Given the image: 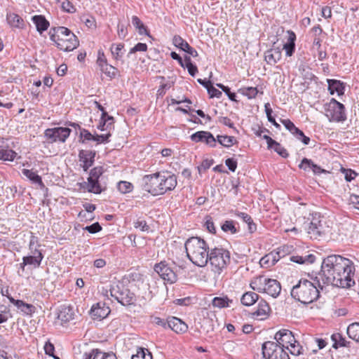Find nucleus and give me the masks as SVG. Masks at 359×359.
I'll return each mask as SVG.
<instances>
[{"mask_svg": "<svg viewBox=\"0 0 359 359\" xmlns=\"http://www.w3.org/2000/svg\"><path fill=\"white\" fill-rule=\"evenodd\" d=\"M285 349L288 350L292 355L295 356L302 354L304 351L303 347L297 340L296 343H294V344H292L291 346H288V348H285Z\"/></svg>", "mask_w": 359, "mask_h": 359, "instance_id": "nucleus-47", "label": "nucleus"}, {"mask_svg": "<svg viewBox=\"0 0 359 359\" xmlns=\"http://www.w3.org/2000/svg\"><path fill=\"white\" fill-rule=\"evenodd\" d=\"M84 230L88 231L90 233H95L101 231L102 227L98 222H95L90 226H86Z\"/></svg>", "mask_w": 359, "mask_h": 359, "instance_id": "nucleus-59", "label": "nucleus"}, {"mask_svg": "<svg viewBox=\"0 0 359 359\" xmlns=\"http://www.w3.org/2000/svg\"><path fill=\"white\" fill-rule=\"evenodd\" d=\"M168 327L176 333H184L188 329L187 324L176 317H170L168 318Z\"/></svg>", "mask_w": 359, "mask_h": 359, "instance_id": "nucleus-21", "label": "nucleus"}, {"mask_svg": "<svg viewBox=\"0 0 359 359\" xmlns=\"http://www.w3.org/2000/svg\"><path fill=\"white\" fill-rule=\"evenodd\" d=\"M235 215L241 218L244 222L248 224V230L250 233H253L257 229L256 224L253 222L252 217L245 212L239 211L235 212Z\"/></svg>", "mask_w": 359, "mask_h": 359, "instance_id": "nucleus-33", "label": "nucleus"}, {"mask_svg": "<svg viewBox=\"0 0 359 359\" xmlns=\"http://www.w3.org/2000/svg\"><path fill=\"white\" fill-rule=\"evenodd\" d=\"M208 262L212 270L219 274L230 262V252L222 248L211 249L208 254Z\"/></svg>", "mask_w": 359, "mask_h": 359, "instance_id": "nucleus-9", "label": "nucleus"}, {"mask_svg": "<svg viewBox=\"0 0 359 359\" xmlns=\"http://www.w3.org/2000/svg\"><path fill=\"white\" fill-rule=\"evenodd\" d=\"M297 212L309 221L306 230L311 238L320 240L329 232L327 220L320 213L308 212L304 206L298 208Z\"/></svg>", "mask_w": 359, "mask_h": 359, "instance_id": "nucleus-5", "label": "nucleus"}, {"mask_svg": "<svg viewBox=\"0 0 359 359\" xmlns=\"http://www.w3.org/2000/svg\"><path fill=\"white\" fill-rule=\"evenodd\" d=\"M311 279L313 281L304 278H300L293 285L290 292L291 297L304 304H308L317 300L319 297L320 291L323 290L324 285L320 283L317 276L315 278L312 277Z\"/></svg>", "mask_w": 359, "mask_h": 359, "instance_id": "nucleus-3", "label": "nucleus"}, {"mask_svg": "<svg viewBox=\"0 0 359 359\" xmlns=\"http://www.w3.org/2000/svg\"><path fill=\"white\" fill-rule=\"evenodd\" d=\"M331 339L333 341L332 347L337 349L339 347H349L351 342L346 340V339L340 333H334L331 336Z\"/></svg>", "mask_w": 359, "mask_h": 359, "instance_id": "nucleus-30", "label": "nucleus"}, {"mask_svg": "<svg viewBox=\"0 0 359 359\" xmlns=\"http://www.w3.org/2000/svg\"><path fill=\"white\" fill-rule=\"evenodd\" d=\"M346 332L351 339L359 342V323H353L349 325Z\"/></svg>", "mask_w": 359, "mask_h": 359, "instance_id": "nucleus-37", "label": "nucleus"}, {"mask_svg": "<svg viewBox=\"0 0 359 359\" xmlns=\"http://www.w3.org/2000/svg\"><path fill=\"white\" fill-rule=\"evenodd\" d=\"M222 229L224 232H230L232 234L236 233L237 232V229H236V228L234 225V223L232 220L226 221L222 225Z\"/></svg>", "mask_w": 359, "mask_h": 359, "instance_id": "nucleus-51", "label": "nucleus"}, {"mask_svg": "<svg viewBox=\"0 0 359 359\" xmlns=\"http://www.w3.org/2000/svg\"><path fill=\"white\" fill-rule=\"evenodd\" d=\"M32 21L35 24L37 31L41 34L49 27V22L43 15L33 16Z\"/></svg>", "mask_w": 359, "mask_h": 359, "instance_id": "nucleus-31", "label": "nucleus"}, {"mask_svg": "<svg viewBox=\"0 0 359 359\" xmlns=\"http://www.w3.org/2000/svg\"><path fill=\"white\" fill-rule=\"evenodd\" d=\"M341 170H342V172L344 173L345 180L347 182H351L357 175L356 172L353 171V170H347V169H345V168H342Z\"/></svg>", "mask_w": 359, "mask_h": 359, "instance_id": "nucleus-63", "label": "nucleus"}, {"mask_svg": "<svg viewBox=\"0 0 359 359\" xmlns=\"http://www.w3.org/2000/svg\"><path fill=\"white\" fill-rule=\"evenodd\" d=\"M271 311L269 304L263 299L258 303L257 309L252 313L253 316L259 320H264L268 318Z\"/></svg>", "mask_w": 359, "mask_h": 359, "instance_id": "nucleus-22", "label": "nucleus"}, {"mask_svg": "<svg viewBox=\"0 0 359 359\" xmlns=\"http://www.w3.org/2000/svg\"><path fill=\"white\" fill-rule=\"evenodd\" d=\"M9 301L15 305L18 309H20L22 311L29 313H31L33 309V306L24 302L22 300H15L12 297H8Z\"/></svg>", "mask_w": 359, "mask_h": 359, "instance_id": "nucleus-38", "label": "nucleus"}, {"mask_svg": "<svg viewBox=\"0 0 359 359\" xmlns=\"http://www.w3.org/2000/svg\"><path fill=\"white\" fill-rule=\"evenodd\" d=\"M288 34L287 41L283 45V49L285 50V54L287 56H292L295 50V41H296V34L292 30H288L287 32Z\"/></svg>", "mask_w": 359, "mask_h": 359, "instance_id": "nucleus-27", "label": "nucleus"}, {"mask_svg": "<svg viewBox=\"0 0 359 359\" xmlns=\"http://www.w3.org/2000/svg\"><path fill=\"white\" fill-rule=\"evenodd\" d=\"M111 137V133L108 132L107 134L102 135H95L94 141L99 143H107L109 142V137Z\"/></svg>", "mask_w": 359, "mask_h": 359, "instance_id": "nucleus-57", "label": "nucleus"}, {"mask_svg": "<svg viewBox=\"0 0 359 359\" xmlns=\"http://www.w3.org/2000/svg\"><path fill=\"white\" fill-rule=\"evenodd\" d=\"M208 93H209L210 97H217V98H219L222 93L220 90H217V88H215L212 84L211 83V85L208 88Z\"/></svg>", "mask_w": 359, "mask_h": 359, "instance_id": "nucleus-60", "label": "nucleus"}, {"mask_svg": "<svg viewBox=\"0 0 359 359\" xmlns=\"http://www.w3.org/2000/svg\"><path fill=\"white\" fill-rule=\"evenodd\" d=\"M190 138L193 142H203L211 147L216 146V138L208 131H198L192 134Z\"/></svg>", "mask_w": 359, "mask_h": 359, "instance_id": "nucleus-15", "label": "nucleus"}, {"mask_svg": "<svg viewBox=\"0 0 359 359\" xmlns=\"http://www.w3.org/2000/svg\"><path fill=\"white\" fill-rule=\"evenodd\" d=\"M326 116L330 121L340 122L346 120L345 107L343 104L331 99L325 109Z\"/></svg>", "mask_w": 359, "mask_h": 359, "instance_id": "nucleus-11", "label": "nucleus"}, {"mask_svg": "<svg viewBox=\"0 0 359 359\" xmlns=\"http://www.w3.org/2000/svg\"><path fill=\"white\" fill-rule=\"evenodd\" d=\"M50 39L57 47L63 51H72L79 45L77 36L68 28L57 27L51 28L49 32Z\"/></svg>", "mask_w": 359, "mask_h": 359, "instance_id": "nucleus-6", "label": "nucleus"}, {"mask_svg": "<svg viewBox=\"0 0 359 359\" xmlns=\"http://www.w3.org/2000/svg\"><path fill=\"white\" fill-rule=\"evenodd\" d=\"M184 67L187 69L189 74L192 76H194L198 72L197 67L191 62V60L189 56H186L184 57Z\"/></svg>", "mask_w": 359, "mask_h": 359, "instance_id": "nucleus-46", "label": "nucleus"}, {"mask_svg": "<svg viewBox=\"0 0 359 359\" xmlns=\"http://www.w3.org/2000/svg\"><path fill=\"white\" fill-rule=\"evenodd\" d=\"M271 257H273V252L265 255L260 259L259 263L261 266L265 267L273 266L274 264H272V259Z\"/></svg>", "mask_w": 359, "mask_h": 359, "instance_id": "nucleus-55", "label": "nucleus"}, {"mask_svg": "<svg viewBox=\"0 0 359 359\" xmlns=\"http://www.w3.org/2000/svg\"><path fill=\"white\" fill-rule=\"evenodd\" d=\"M252 290L258 292H265L273 297H277L281 290L280 283L275 280L259 276L255 278L250 283Z\"/></svg>", "mask_w": 359, "mask_h": 359, "instance_id": "nucleus-8", "label": "nucleus"}, {"mask_svg": "<svg viewBox=\"0 0 359 359\" xmlns=\"http://www.w3.org/2000/svg\"><path fill=\"white\" fill-rule=\"evenodd\" d=\"M124 45L123 43L115 44L113 43L111 46V52L113 57L116 60H118L122 57L123 55Z\"/></svg>", "mask_w": 359, "mask_h": 359, "instance_id": "nucleus-42", "label": "nucleus"}, {"mask_svg": "<svg viewBox=\"0 0 359 359\" xmlns=\"http://www.w3.org/2000/svg\"><path fill=\"white\" fill-rule=\"evenodd\" d=\"M95 154L96 152L92 150H81L79 151V158L84 171H87L93 165Z\"/></svg>", "mask_w": 359, "mask_h": 359, "instance_id": "nucleus-17", "label": "nucleus"}, {"mask_svg": "<svg viewBox=\"0 0 359 359\" xmlns=\"http://www.w3.org/2000/svg\"><path fill=\"white\" fill-rule=\"evenodd\" d=\"M22 172L27 178H28L33 183L37 184L40 186H43L41 177L35 172L32 171V170L22 169Z\"/></svg>", "mask_w": 359, "mask_h": 359, "instance_id": "nucleus-34", "label": "nucleus"}, {"mask_svg": "<svg viewBox=\"0 0 359 359\" xmlns=\"http://www.w3.org/2000/svg\"><path fill=\"white\" fill-rule=\"evenodd\" d=\"M110 311L109 307L105 303L98 302L91 308L90 315L93 319L102 320L107 317Z\"/></svg>", "mask_w": 359, "mask_h": 359, "instance_id": "nucleus-16", "label": "nucleus"}, {"mask_svg": "<svg viewBox=\"0 0 359 359\" xmlns=\"http://www.w3.org/2000/svg\"><path fill=\"white\" fill-rule=\"evenodd\" d=\"M212 161H210L208 159L203 160L201 165L198 167V172H201L206 171L210 168V166L212 165Z\"/></svg>", "mask_w": 359, "mask_h": 359, "instance_id": "nucleus-62", "label": "nucleus"}, {"mask_svg": "<svg viewBox=\"0 0 359 359\" xmlns=\"http://www.w3.org/2000/svg\"><path fill=\"white\" fill-rule=\"evenodd\" d=\"M218 142L221 145L225 147H230L237 143V140L233 136L228 135H217L216 142Z\"/></svg>", "mask_w": 359, "mask_h": 359, "instance_id": "nucleus-36", "label": "nucleus"}, {"mask_svg": "<svg viewBox=\"0 0 359 359\" xmlns=\"http://www.w3.org/2000/svg\"><path fill=\"white\" fill-rule=\"evenodd\" d=\"M262 349L264 359H290L287 352L277 342L266 341Z\"/></svg>", "mask_w": 359, "mask_h": 359, "instance_id": "nucleus-10", "label": "nucleus"}, {"mask_svg": "<svg viewBox=\"0 0 359 359\" xmlns=\"http://www.w3.org/2000/svg\"><path fill=\"white\" fill-rule=\"evenodd\" d=\"M328 90L331 95L337 93L338 95H342L344 93L345 86L343 82L336 79H327Z\"/></svg>", "mask_w": 359, "mask_h": 359, "instance_id": "nucleus-26", "label": "nucleus"}, {"mask_svg": "<svg viewBox=\"0 0 359 359\" xmlns=\"http://www.w3.org/2000/svg\"><path fill=\"white\" fill-rule=\"evenodd\" d=\"M114 118L109 116L106 111L102 113L101 119L100 124L97 126V128L102 131L106 130L107 123L109 121H113Z\"/></svg>", "mask_w": 359, "mask_h": 359, "instance_id": "nucleus-48", "label": "nucleus"}, {"mask_svg": "<svg viewBox=\"0 0 359 359\" xmlns=\"http://www.w3.org/2000/svg\"><path fill=\"white\" fill-rule=\"evenodd\" d=\"M281 123L284 125L287 130H288L291 133H293L295 130H297V127L289 119H283L281 120Z\"/></svg>", "mask_w": 359, "mask_h": 359, "instance_id": "nucleus-61", "label": "nucleus"}, {"mask_svg": "<svg viewBox=\"0 0 359 359\" xmlns=\"http://www.w3.org/2000/svg\"><path fill=\"white\" fill-rule=\"evenodd\" d=\"M132 24L137 29L138 33L141 35L146 34L149 36V32L146 26L142 23L140 19L137 16H133Z\"/></svg>", "mask_w": 359, "mask_h": 359, "instance_id": "nucleus-39", "label": "nucleus"}, {"mask_svg": "<svg viewBox=\"0 0 359 359\" xmlns=\"http://www.w3.org/2000/svg\"><path fill=\"white\" fill-rule=\"evenodd\" d=\"M62 8L64 11H65L68 13H74L76 11V9L74 7V6L72 5V4L67 0H65L62 3Z\"/></svg>", "mask_w": 359, "mask_h": 359, "instance_id": "nucleus-64", "label": "nucleus"}, {"mask_svg": "<svg viewBox=\"0 0 359 359\" xmlns=\"http://www.w3.org/2000/svg\"><path fill=\"white\" fill-rule=\"evenodd\" d=\"M265 112L268 118V121L271 123L276 128H280V126L276 123L275 118L272 116V109L270 107L269 103H266L264 105Z\"/></svg>", "mask_w": 359, "mask_h": 359, "instance_id": "nucleus-49", "label": "nucleus"}, {"mask_svg": "<svg viewBox=\"0 0 359 359\" xmlns=\"http://www.w3.org/2000/svg\"><path fill=\"white\" fill-rule=\"evenodd\" d=\"M6 20L13 28L22 29L25 27L24 20L16 13L8 12L6 14Z\"/></svg>", "mask_w": 359, "mask_h": 359, "instance_id": "nucleus-25", "label": "nucleus"}, {"mask_svg": "<svg viewBox=\"0 0 359 359\" xmlns=\"http://www.w3.org/2000/svg\"><path fill=\"white\" fill-rule=\"evenodd\" d=\"M259 299V295L254 292H247L241 298L242 304L246 306L253 305Z\"/></svg>", "mask_w": 359, "mask_h": 359, "instance_id": "nucleus-32", "label": "nucleus"}, {"mask_svg": "<svg viewBox=\"0 0 359 359\" xmlns=\"http://www.w3.org/2000/svg\"><path fill=\"white\" fill-rule=\"evenodd\" d=\"M102 293L107 297L109 296L114 297L123 306L133 304L135 300L134 293L131 292L122 282H118L111 285L109 290L102 289Z\"/></svg>", "mask_w": 359, "mask_h": 359, "instance_id": "nucleus-7", "label": "nucleus"}, {"mask_svg": "<svg viewBox=\"0 0 359 359\" xmlns=\"http://www.w3.org/2000/svg\"><path fill=\"white\" fill-rule=\"evenodd\" d=\"M275 342L280 344L284 349L288 348V346H291L296 343V339L293 335L292 332L286 329H283L277 332L274 336Z\"/></svg>", "mask_w": 359, "mask_h": 359, "instance_id": "nucleus-14", "label": "nucleus"}, {"mask_svg": "<svg viewBox=\"0 0 359 359\" xmlns=\"http://www.w3.org/2000/svg\"><path fill=\"white\" fill-rule=\"evenodd\" d=\"M176 267L170 266L165 262H161L154 266V271L168 283L172 284L177 280Z\"/></svg>", "mask_w": 359, "mask_h": 359, "instance_id": "nucleus-12", "label": "nucleus"}, {"mask_svg": "<svg viewBox=\"0 0 359 359\" xmlns=\"http://www.w3.org/2000/svg\"><path fill=\"white\" fill-rule=\"evenodd\" d=\"M81 187L87 189L88 192L93 194H100L102 191L98 180H90L88 178V182L80 184Z\"/></svg>", "mask_w": 359, "mask_h": 359, "instance_id": "nucleus-29", "label": "nucleus"}, {"mask_svg": "<svg viewBox=\"0 0 359 359\" xmlns=\"http://www.w3.org/2000/svg\"><path fill=\"white\" fill-rule=\"evenodd\" d=\"M31 253L32 255L23 257V265H32L34 268H37L40 266L43 256L41 252L37 249H34Z\"/></svg>", "mask_w": 359, "mask_h": 359, "instance_id": "nucleus-18", "label": "nucleus"}, {"mask_svg": "<svg viewBox=\"0 0 359 359\" xmlns=\"http://www.w3.org/2000/svg\"><path fill=\"white\" fill-rule=\"evenodd\" d=\"M297 140H300L304 144L307 145L310 142V138L306 136L304 133L298 128L293 133H292Z\"/></svg>", "mask_w": 359, "mask_h": 359, "instance_id": "nucleus-52", "label": "nucleus"}, {"mask_svg": "<svg viewBox=\"0 0 359 359\" xmlns=\"http://www.w3.org/2000/svg\"><path fill=\"white\" fill-rule=\"evenodd\" d=\"M80 137L83 138L82 142L85 140H95V135L91 134L88 130L85 128H80Z\"/></svg>", "mask_w": 359, "mask_h": 359, "instance_id": "nucleus-56", "label": "nucleus"}, {"mask_svg": "<svg viewBox=\"0 0 359 359\" xmlns=\"http://www.w3.org/2000/svg\"><path fill=\"white\" fill-rule=\"evenodd\" d=\"M104 172L103 168L102 166H98L93 168L89 174L88 179L98 180L100 176L102 175Z\"/></svg>", "mask_w": 359, "mask_h": 359, "instance_id": "nucleus-50", "label": "nucleus"}, {"mask_svg": "<svg viewBox=\"0 0 359 359\" xmlns=\"http://www.w3.org/2000/svg\"><path fill=\"white\" fill-rule=\"evenodd\" d=\"M353 262L341 255H331L324 258L317 276L322 284L347 288L355 284Z\"/></svg>", "mask_w": 359, "mask_h": 359, "instance_id": "nucleus-1", "label": "nucleus"}, {"mask_svg": "<svg viewBox=\"0 0 359 359\" xmlns=\"http://www.w3.org/2000/svg\"><path fill=\"white\" fill-rule=\"evenodd\" d=\"M74 311L72 307L69 306H61L57 313V319L62 323H66L74 319Z\"/></svg>", "mask_w": 359, "mask_h": 359, "instance_id": "nucleus-23", "label": "nucleus"}, {"mask_svg": "<svg viewBox=\"0 0 359 359\" xmlns=\"http://www.w3.org/2000/svg\"><path fill=\"white\" fill-rule=\"evenodd\" d=\"M187 255L195 265L203 267L208 263L209 247L207 243L198 237H191L184 244Z\"/></svg>", "mask_w": 359, "mask_h": 359, "instance_id": "nucleus-4", "label": "nucleus"}, {"mask_svg": "<svg viewBox=\"0 0 359 359\" xmlns=\"http://www.w3.org/2000/svg\"><path fill=\"white\" fill-rule=\"evenodd\" d=\"M177 184V177L168 171L157 172L144 175L142 189L153 196H159L173 190Z\"/></svg>", "mask_w": 359, "mask_h": 359, "instance_id": "nucleus-2", "label": "nucleus"}, {"mask_svg": "<svg viewBox=\"0 0 359 359\" xmlns=\"http://www.w3.org/2000/svg\"><path fill=\"white\" fill-rule=\"evenodd\" d=\"M100 69L110 79L115 78L118 72V69L115 67L109 64L104 65V67L102 66Z\"/></svg>", "mask_w": 359, "mask_h": 359, "instance_id": "nucleus-41", "label": "nucleus"}, {"mask_svg": "<svg viewBox=\"0 0 359 359\" xmlns=\"http://www.w3.org/2000/svg\"><path fill=\"white\" fill-rule=\"evenodd\" d=\"M16 154L11 149H0V160L12 161L15 158Z\"/></svg>", "mask_w": 359, "mask_h": 359, "instance_id": "nucleus-45", "label": "nucleus"}, {"mask_svg": "<svg viewBox=\"0 0 359 359\" xmlns=\"http://www.w3.org/2000/svg\"><path fill=\"white\" fill-rule=\"evenodd\" d=\"M299 168L305 171L311 170L315 175H320L322 173H328L326 170L320 168L319 165L315 164L311 159L304 158L299 165Z\"/></svg>", "mask_w": 359, "mask_h": 359, "instance_id": "nucleus-20", "label": "nucleus"}, {"mask_svg": "<svg viewBox=\"0 0 359 359\" xmlns=\"http://www.w3.org/2000/svg\"><path fill=\"white\" fill-rule=\"evenodd\" d=\"M264 59L269 65H275L281 59V51L278 48H271L264 53Z\"/></svg>", "mask_w": 359, "mask_h": 359, "instance_id": "nucleus-28", "label": "nucleus"}, {"mask_svg": "<svg viewBox=\"0 0 359 359\" xmlns=\"http://www.w3.org/2000/svg\"><path fill=\"white\" fill-rule=\"evenodd\" d=\"M116 187L121 194L130 193L133 189V185L127 181H120L117 183Z\"/></svg>", "mask_w": 359, "mask_h": 359, "instance_id": "nucleus-44", "label": "nucleus"}, {"mask_svg": "<svg viewBox=\"0 0 359 359\" xmlns=\"http://www.w3.org/2000/svg\"><path fill=\"white\" fill-rule=\"evenodd\" d=\"M69 128L57 127L48 128L44 132V137L48 143H53L57 141L65 142L71 133Z\"/></svg>", "mask_w": 359, "mask_h": 359, "instance_id": "nucleus-13", "label": "nucleus"}, {"mask_svg": "<svg viewBox=\"0 0 359 359\" xmlns=\"http://www.w3.org/2000/svg\"><path fill=\"white\" fill-rule=\"evenodd\" d=\"M173 44L178 48L187 53L192 57H195L198 55L196 49L192 48L185 40L180 36H175L173 38Z\"/></svg>", "mask_w": 359, "mask_h": 359, "instance_id": "nucleus-19", "label": "nucleus"}, {"mask_svg": "<svg viewBox=\"0 0 359 359\" xmlns=\"http://www.w3.org/2000/svg\"><path fill=\"white\" fill-rule=\"evenodd\" d=\"M290 261L297 264L313 263L315 262L316 257L309 254L306 256L293 255L290 257Z\"/></svg>", "mask_w": 359, "mask_h": 359, "instance_id": "nucleus-35", "label": "nucleus"}, {"mask_svg": "<svg viewBox=\"0 0 359 359\" xmlns=\"http://www.w3.org/2000/svg\"><path fill=\"white\" fill-rule=\"evenodd\" d=\"M232 302V300L229 299L227 297H215L212 299V304L214 307L217 308H225L229 307V304Z\"/></svg>", "mask_w": 359, "mask_h": 359, "instance_id": "nucleus-40", "label": "nucleus"}, {"mask_svg": "<svg viewBox=\"0 0 359 359\" xmlns=\"http://www.w3.org/2000/svg\"><path fill=\"white\" fill-rule=\"evenodd\" d=\"M131 359H152V355L147 349L139 348L137 353L132 355Z\"/></svg>", "mask_w": 359, "mask_h": 359, "instance_id": "nucleus-43", "label": "nucleus"}, {"mask_svg": "<svg viewBox=\"0 0 359 359\" xmlns=\"http://www.w3.org/2000/svg\"><path fill=\"white\" fill-rule=\"evenodd\" d=\"M147 50V45L146 43H137L133 48H132L128 54V57H130V55L137 51L144 52Z\"/></svg>", "mask_w": 359, "mask_h": 359, "instance_id": "nucleus-54", "label": "nucleus"}, {"mask_svg": "<svg viewBox=\"0 0 359 359\" xmlns=\"http://www.w3.org/2000/svg\"><path fill=\"white\" fill-rule=\"evenodd\" d=\"M275 144H273V149L276 152H277L280 156L283 158H287L288 156V153L287 150L283 147L280 143L275 141Z\"/></svg>", "mask_w": 359, "mask_h": 359, "instance_id": "nucleus-53", "label": "nucleus"}, {"mask_svg": "<svg viewBox=\"0 0 359 359\" xmlns=\"http://www.w3.org/2000/svg\"><path fill=\"white\" fill-rule=\"evenodd\" d=\"M82 359H117L113 353H104L99 350H93L90 353H84Z\"/></svg>", "mask_w": 359, "mask_h": 359, "instance_id": "nucleus-24", "label": "nucleus"}, {"mask_svg": "<svg viewBox=\"0 0 359 359\" xmlns=\"http://www.w3.org/2000/svg\"><path fill=\"white\" fill-rule=\"evenodd\" d=\"M258 93L257 88L248 87L243 89V94L248 97V98H255Z\"/></svg>", "mask_w": 359, "mask_h": 359, "instance_id": "nucleus-58", "label": "nucleus"}]
</instances>
